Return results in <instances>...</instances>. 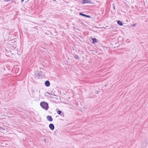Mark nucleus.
<instances>
[{"label":"nucleus","mask_w":148,"mask_h":148,"mask_svg":"<svg viewBox=\"0 0 148 148\" xmlns=\"http://www.w3.org/2000/svg\"><path fill=\"white\" fill-rule=\"evenodd\" d=\"M47 119L49 121H53V119L51 116H47Z\"/></svg>","instance_id":"nucleus-7"},{"label":"nucleus","mask_w":148,"mask_h":148,"mask_svg":"<svg viewBox=\"0 0 148 148\" xmlns=\"http://www.w3.org/2000/svg\"><path fill=\"white\" fill-rule=\"evenodd\" d=\"M113 8H114V10H115V6L114 5H113Z\"/></svg>","instance_id":"nucleus-16"},{"label":"nucleus","mask_w":148,"mask_h":148,"mask_svg":"<svg viewBox=\"0 0 148 148\" xmlns=\"http://www.w3.org/2000/svg\"><path fill=\"white\" fill-rule=\"evenodd\" d=\"M92 43L94 44L96 42H97V39L96 38H92Z\"/></svg>","instance_id":"nucleus-10"},{"label":"nucleus","mask_w":148,"mask_h":148,"mask_svg":"<svg viewBox=\"0 0 148 148\" xmlns=\"http://www.w3.org/2000/svg\"><path fill=\"white\" fill-rule=\"evenodd\" d=\"M24 1V0H21V2H23Z\"/></svg>","instance_id":"nucleus-17"},{"label":"nucleus","mask_w":148,"mask_h":148,"mask_svg":"<svg viewBox=\"0 0 148 148\" xmlns=\"http://www.w3.org/2000/svg\"><path fill=\"white\" fill-rule=\"evenodd\" d=\"M57 113L59 115H60L61 116L64 117V113L63 112H62L61 111L58 110L57 111Z\"/></svg>","instance_id":"nucleus-5"},{"label":"nucleus","mask_w":148,"mask_h":148,"mask_svg":"<svg viewBox=\"0 0 148 148\" xmlns=\"http://www.w3.org/2000/svg\"><path fill=\"white\" fill-rule=\"evenodd\" d=\"M74 57L76 59L78 60L79 58V56L76 54H75L74 56Z\"/></svg>","instance_id":"nucleus-11"},{"label":"nucleus","mask_w":148,"mask_h":148,"mask_svg":"<svg viewBox=\"0 0 148 148\" xmlns=\"http://www.w3.org/2000/svg\"><path fill=\"white\" fill-rule=\"evenodd\" d=\"M45 86L47 87H49L50 85V82L49 80H47L45 83Z\"/></svg>","instance_id":"nucleus-8"},{"label":"nucleus","mask_w":148,"mask_h":148,"mask_svg":"<svg viewBox=\"0 0 148 148\" xmlns=\"http://www.w3.org/2000/svg\"><path fill=\"white\" fill-rule=\"evenodd\" d=\"M12 2H13V3H16L15 1H12Z\"/></svg>","instance_id":"nucleus-15"},{"label":"nucleus","mask_w":148,"mask_h":148,"mask_svg":"<svg viewBox=\"0 0 148 148\" xmlns=\"http://www.w3.org/2000/svg\"><path fill=\"white\" fill-rule=\"evenodd\" d=\"M82 4H84L86 3H92V1L90 0H82Z\"/></svg>","instance_id":"nucleus-3"},{"label":"nucleus","mask_w":148,"mask_h":148,"mask_svg":"<svg viewBox=\"0 0 148 148\" xmlns=\"http://www.w3.org/2000/svg\"><path fill=\"white\" fill-rule=\"evenodd\" d=\"M79 14L80 15L82 16H85L86 17L90 18L91 17V16L89 15H87L85 14H83L82 12H80Z\"/></svg>","instance_id":"nucleus-4"},{"label":"nucleus","mask_w":148,"mask_h":148,"mask_svg":"<svg viewBox=\"0 0 148 148\" xmlns=\"http://www.w3.org/2000/svg\"><path fill=\"white\" fill-rule=\"evenodd\" d=\"M40 105L42 108L46 110H47L49 108L48 103L46 102L43 101L40 102Z\"/></svg>","instance_id":"nucleus-1"},{"label":"nucleus","mask_w":148,"mask_h":148,"mask_svg":"<svg viewBox=\"0 0 148 148\" xmlns=\"http://www.w3.org/2000/svg\"><path fill=\"white\" fill-rule=\"evenodd\" d=\"M47 94L50 95H53V94H52V93H49V92H47ZM53 95L54 96H57L56 95Z\"/></svg>","instance_id":"nucleus-12"},{"label":"nucleus","mask_w":148,"mask_h":148,"mask_svg":"<svg viewBox=\"0 0 148 148\" xmlns=\"http://www.w3.org/2000/svg\"><path fill=\"white\" fill-rule=\"evenodd\" d=\"M136 25V24H133L132 25V26L133 27H135Z\"/></svg>","instance_id":"nucleus-13"},{"label":"nucleus","mask_w":148,"mask_h":148,"mask_svg":"<svg viewBox=\"0 0 148 148\" xmlns=\"http://www.w3.org/2000/svg\"><path fill=\"white\" fill-rule=\"evenodd\" d=\"M56 99H58V98H56Z\"/></svg>","instance_id":"nucleus-18"},{"label":"nucleus","mask_w":148,"mask_h":148,"mask_svg":"<svg viewBox=\"0 0 148 148\" xmlns=\"http://www.w3.org/2000/svg\"><path fill=\"white\" fill-rule=\"evenodd\" d=\"M49 127L50 129L52 130H54L55 128L54 125L52 123L49 124Z\"/></svg>","instance_id":"nucleus-6"},{"label":"nucleus","mask_w":148,"mask_h":148,"mask_svg":"<svg viewBox=\"0 0 148 148\" xmlns=\"http://www.w3.org/2000/svg\"><path fill=\"white\" fill-rule=\"evenodd\" d=\"M117 24L120 26H122L123 25V23L120 20L117 21Z\"/></svg>","instance_id":"nucleus-9"},{"label":"nucleus","mask_w":148,"mask_h":148,"mask_svg":"<svg viewBox=\"0 0 148 148\" xmlns=\"http://www.w3.org/2000/svg\"><path fill=\"white\" fill-rule=\"evenodd\" d=\"M42 73L41 71H37L36 73H35V75L37 77V78H39V77L42 75Z\"/></svg>","instance_id":"nucleus-2"},{"label":"nucleus","mask_w":148,"mask_h":148,"mask_svg":"<svg viewBox=\"0 0 148 148\" xmlns=\"http://www.w3.org/2000/svg\"><path fill=\"white\" fill-rule=\"evenodd\" d=\"M5 1L8 2V1H10L11 0H4Z\"/></svg>","instance_id":"nucleus-14"}]
</instances>
